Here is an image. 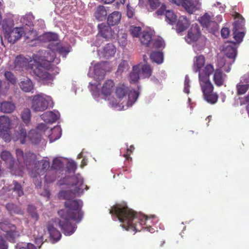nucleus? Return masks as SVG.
<instances>
[{"label":"nucleus","instance_id":"obj_1","mask_svg":"<svg viewBox=\"0 0 249 249\" xmlns=\"http://www.w3.org/2000/svg\"><path fill=\"white\" fill-rule=\"evenodd\" d=\"M53 176H58L57 184L59 186L65 185L64 188L67 190L62 191L59 193L66 200L64 203L65 208L58 212V215L62 220L58 222L59 227L65 235L69 236L73 233L77 228L75 225H72L70 220L76 223L81 221L83 218L84 212L82 210L83 202L80 200L73 199V197L79 196L83 193L84 190H87L89 187L84 184L83 179L80 174L75 172H65L64 175L61 172H53Z\"/></svg>","mask_w":249,"mask_h":249},{"label":"nucleus","instance_id":"obj_2","mask_svg":"<svg viewBox=\"0 0 249 249\" xmlns=\"http://www.w3.org/2000/svg\"><path fill=\"white\" fill-rule=\"evenodd\" d=\"M109 213L115 215L122 223L123 228L126 231H140L143 229L152 233L154 229L150 225L151 219L147 216L137 213L129 209L125 202L116 204L109 209Z\"/></svg>","mask_w":249,"mask_h":249},{"label":"nucleus","instance_id":"obj_3","mask_svg":"<svg viewBox=\"0 0 249 249\" xmlns=\"http://www.w3.org/2000/svg\"><path fill=\"white\" fill-rule=\"evenodd\" d=\"M205 63V58L202 55L195 56L194 58L193 70L198 72L199 84L203 92L204 99L208 103L214 104L218 100V95L213 92V87L210 81V75L214 71L213 66L207 64L203 69Z\"/></svg>","mask_w":249,"mask_h":249},{"label":"nucleus","instance_id":"obj_4","mask_svg":"<svg viewBox=\"0 0 249 249\" xmlns=\"http://www.w3.org/2000/svg\"><path fill=\"white\" fill-rule=\"evenodd\" d=\"M50 49L48 51H41L33 55L34 63L31 64V73L43 80H52L54 75L50 73V63L55 64L59 62V59L56 58L55 52L49 45Z\"/></svg>","mask_w":249,"mask_h":249},{"label":"nucleus","instance_id":"obj_5","mask_svg":"<svg viewBox=\"0 0 249 249\" xmlns=\"http://www.w3.org/2000/svg\"><path fill=\"white\" fill-rule=\"evenodd\" d=\"M115 95L119 100L127 97L126 107H131L136 102L139 96V92L135 90H132L130 88L124 84H118L115 89ZM121 107L122 104H120L118 100H117Z\"/></svg>","mask_w":249,"mask_h":249},{"label":"nucleus","instance_id":"obj_6","mask_svg":"<svg viewBox=\"0 0 249 249\" xmlns=\"http://www.w3.org/2000/svg\"><path fill=\"white\" fill-rule=\"evenodd\" d=\"M53 105L51 96L40 93L33 96L32 101V108L36 112L43 111Z\"/></svg>","mask_w":249,"mask_h":249},{"label":"nucleus","instance_id":"obj_7","mask_svg":"<svg viewBox=\"0 0 249 249\" xmlns=\"http://www.w3.org/2000/svg\"><path fill=\"white\" fill-rule=\"evenodd\" d=\"M114 86L115 84L112 80L108 79L106 80L101 88V93L106 97H108V100L112 107L118 110L125 109L126 108H125L124 106L121 107L117 99H114L113 97H110L114 89Z\"/></svg>","mask_w":249,"mask_h":249},{"label":"nucleus","instance_id":"obj_8","mask_svg":"<svg viewBox=\"0 0 249 249\" xmlns=\"http://www.w3.org/2000/svg\"><path fill=\"white\" fill-rule=\"evenodd\" d=\"M17 160L21 166H25L27 169H29L35 163L36 156L31 152L23 153V151L19 149L16 150Z\"/></svg>","mask_w":249,"mask_h":249},{"label":"nucleus","instance_id":"obj_9","mask_svg":"<svg viewBox=\"0 0 249 249\" xmlns=\"http://www.w3.org/2000/svg\"><path fill=\"white\" fill-rule=\"evenodd\" d=\"M107 71V65L105 62L97 63L93 68H90L89 75L97 80L104 78Z\"/></svg>","mask_w":249,"mask_h":249},{"label":"nucleus","instance_id":"obj_10","mask_svg":"<svg viewBox=\"0 0 249 249\" xmlns=\"http://www.w3.org/2000/svg\"><path fill=\"white\" fill-rule=\"evenodd\" d=\"M35 64L34 63V60L30 61L28 59L24 57V56L19 55L15 58L14 61V68L16 70H22L24 69L28 70L30 69L31 70V64Z\"/></svg>","mask_w":249,"mask_h":249},{"label":"nucleus","instance_id":"obj_11","mask_svg":"<svg viewBox=\"0 0 249 249\" xmlns=\"http://www.w3.org/2000/svg\"><path fill=\"white\" fill-rule=\"evenodd\" d=\"M25 30L22 27H16L4 33L5 38L11 43H15L24 33Z\"/></svg>","mask_w":249,"mask_h":249},{"label":"nucleus","instance_id":"obj_12","mask_svg":"<svg viewBox=\"0 0 249 249\" xmlns=\"http://www.w3.org/2000/svg\"><path fill=\"white\" fill-rule=\"evenodd\" d=\"M244 22V19L241 18L236 20L233 24V38L238 43L242 42L245 35L244 32L239 31L242 29Z\"/></svg>","mask_w":249,"mask_h":249},{"label":"nucleus","instance_id":"obj_13","mask_svg":"<svg viewBox=\"0 0 249 249\" xmlns=\"http://www.w3.org/2000/svg\"><path fill=\"white\" fill-rule=\"evenodd\" d=\"M98 35L107 40L114 38L115 35L108 24L102 23L98 25Z\"/></svg>","mask_w":249,"mask_h":249},{"label":"nucleus","instance_id":"obj_14","mask_svg":"<svg viewBox=\"0 0 249 249\" xmlns=\"http://www.w3.org/2000/svg\"><path fill=\"white\" fill-rule=\"evenodd\" d=\"M199 21L203 27L207 28L211 32H214L218 29V24L215 21H213L211 16L207 13L201 17L199 19Z\"/></svg>","mask_w":249,"mask_h":249},{"label":"nucleus","instance_id":"obj_15","mask_svg":"<svg viewBox=\"0 0 249 249\" xmlns=\"http://www.w3.org/2000/svg\"><path fill=\"white\" fill-rule=\"evenodd\" d=\"M223 52L226 56L231 59L229 63L231 64L233 63L237 54V47L235 43H226L224 46Z\"/></svg>","mask_w":249,"mask_h":249},{"label":"nucleus","instance_id":"obj_16","mask_svg":"<svg viewBox=\"0 0 249 249\" xmlns=\"http://www.w3.org/2000/svg\"><path fill=\"white\" fill-rule=\"evenodd\" d=\"M201 37L200 31L197 24H193L185 39L188 43L196 41Z\"/></svg>","mask_w":249,"mask_h":249},{"label":"nucleus","instance_id":"obj_17","mask_svg":"<svg viewBox=\"0 0 249 249\" xmlns=\"http://www.w3.org/2000/svg\"><path fill=\"white\" fill-rule=\"evenodd\" d=\"M201 5L200 0H184L182 7L189 14H193Z\"/></svg>","mask_w":249,"mask_h":249},{"label":"nucleus","instance_id":"obj_18","mask_svg":"<svg viewBox=\"0 0 249 249\" xmlns=\"http://www.w3.org/2000/svg\"><path fill=\"white\" fill-rule=\"evenodd\" d=\"M116 53V48L111 43L107 44L102 50L99 51V55L106 58H109L115 54Z\"/></svg>","mask_w":249,"mask_h":249},{"label":"nucleus","instance_id":"obj_19","mask_svg":"<svg viewBox=\"0 0 249 249\" xmlns=\"http://www.w3.org/2000/svg\"><path fill=\"white\" fill-rule=\"evenodd\" d=\"M135 67H137V71L142 78H148L151 76L152 69L150 66L147 64H142L140 63L135 66Z\"/></svg>","mask_w":249,"mask_h":249},{"label":"nucleus","instance_id":"obj_20","mask_svg":"<svg viewBox=\"0 0 249 249\" xmlns=\"http://www.w3.org/2000/svg\"><path fill=\"white\" fill-rule=\"evenodd\" d=\"M41 118L46 123H53L59 117L58 112L47 111L40 116Z\"/></svg>","mask_w":249,"mask_h":249},{"label":"nucleus","instance_id":"obj_21","mask_svg":"<svg viewBox=\"0 0 249 249\" xmlns=\"http://www.w3.org/2000/svg\"><path fill=\"white\" fill-rule=\"evenodd\" d=\"M190 24V21L184 16L179 17L176 26L178 33H181L186 30Z\"/></svg>","mask_w":249,"mask_h":249},{"label":"nucleus","instance_id":"obj_22","mask_svg":"<svg viewBox=\"0 0 249 249\" xmlns=\"http://www.w3.org/2000/svg\"><path fill=\"white\" fill-rule=\"evenodd\" d=\"M20 89L25 92H31L33 89L34 85L31 80L27 78H24L19 84Z\"/></svg>","mask_w":249,"mask_h":249},{"label":"nucleus","instance_id":"obj_23","mask_svg":"<svg viewBox=\"0 0 249 249\" xmlns=\"http://www.w3.org/2000/svg\"><path fill=\"white\" fill-rule=\"evenodd\" d=\"M226 74L222 73V71L218 69H216L213 75V81L216 85L218 86H222L225 80Z\"/></svg>","mask_w":249,"mask_h":249},{"label":"nucleus","instance_id":"obj_24","mask_svg":"<svg viewBox=\"0 0 249 249\" xmlns=\"http://www.w3.org/2000/svg\"><path fill=\"white\" fill-rule=\"evenodd\" d=\"M121 18V14L119 12H113L107 18V24L111 26L115 25L119 23Z\"/></svg>","mask_w":249,"mask_h":249},{"label":"nucleus","instance_id":"obj_25","mask_svg":"<svg viewBox=\"0 0 249 249\" xmlns=\"http://www.w3.org/2000/svg\"><path fill=\"white\" fill-rule=\"evenodd\" d=\"M10 120L6 116H0V132H6L10 126Z\"/></svg>","mask_w":249,"mask_h":249},{"label":"nucleus","instance_id":"obj_26","mask_svg":"<svg viewBox=\"0 0 249 249\" xmlns=\"http://www.w3.org/2000/svg\"><path fill=\"white\" fill-rule=\"evenodd\" d=\"M15 109V105L11 102L4 101L0 104V110L4 113H11Z\"/></svg>","mask_w":249,"mask_h":249},{"label":"nucleus","instance_id":"obj_27","mask_svg":"<svg viewBox=\"0 0 249 249\" xmlns=\"http://www.w3.org/2000/svg\"><path fill=\"white\" fill-rule=\"evenodd\" d=\"M66 159L62 157L55 158L53 161L51 168L53 170H60L65 163Z\"/></svg>","mask_w":249,"mask_h":249},{"label":"nucleus","instance_id":"obj_28","mask_svg":"<svg viewBox=\"0 0 249 249\" xmlns=\"http://www.w3.org/2000/svg\"><path fill=\"white\" fill-rule=\"evenodd\" d=\"M47 229L52 238L56 241L60 240L61 237V234L60 231L56 230L53 225L48 224L47 225Z\"/></svg>","mask_w":249,"mask_h":249},{"label":"nucleus","instance_id":"obj_29","mask_svg":"<svg viewBox=\"0 0 249 249\" xmlns=\"http://www.w3.org/2000/svg\"><path fill=\"white\" fill-rule=\"evenodd\" d=\"M34 17L31 13L26 14L20 18V22L26 26L30 27V29L31 27L34 26L33 20Z\"/></svg>","mask_w":249,"mask_h":249},{"label":"nucleus","instance_id":"obj_30","mask_svg":"<svg viewBox=\"0 0 249 249\" xmlns=\"http://www.w3.org/2000/svg\"><path fill=\"white\" fill-rule=\"evenodd\" d=\"M1 159L8 164V167L11 169L13 166L14 160L11 153L7 151H2L1 154Z\"/></svg>","mask_w":249,"mask_h":249},{"label":"nucleus","instance_id":"obj_31","mask_svg":"<svg viewBox=\"0 0 249 249\" xmlns=\"http://www.w3.org/2000/svg\"><path fill=\"white\" fill-rule=\"evenodd\" d=\"M6 208L11 214H22L23 213L20 208L12 203H7L6 205Z\"/></svg>","mask_w":249,"mask_h":249},{"label":"nucleus","instance_id":"obj_32","mask_svg":"<svg viewBox=\"0 0 249 249\" xmlns=\"http://www.w3.org/2000/svg\"><path fill=\"white\" fill-rule=\"evenodd\" d=\"M41 134L36 130H32L29 133L28 138L35 144L38 143L41 139Z\"/></svg>","mask_w":249,"mask_h":249},{"label":"nucleus","instance_id":"obj_33","mask_svg":"<svg viewBox=\"0 0 249 249\" xmlns=\"http://www.w3.org/2000/svg\"><path fill=\"white\" fill-rule=\"evenodd\" d=\"M107 15V12L104 6H99L97 8L95 13V17L96 18L99 20H102Z\"/></svg>","mask_w":249,"mask_h":249},{"label":"nucleus","instance_id":"obj_34","mask_svg":"<svg viewBox=\"0 0 249 249\" xmlns=\"http://www.w3.org/2000/svg\"><path fill=\"white\" fill-rule=\"evenodd\" d=\"M19 236V233L18 231L15 230V229L9 230L6 234L7 239L11 242L14 243L15 239Z\"/></svg>","mask_w":249,"mask_h":249},{"label":"nucleus","instance_id":"obj_35","mask_svg":"<svg viewBox=\"0 0 249 249\" xmlns=\"http://www.w3.org/2000/svg\"><path fill=\"white\" fill-rule=\"evenodd\" d=\"M2 27L4 31V33H6L12 29L13 26V21L10 18H5L2 21H1Z\"/></svg>","mask_w":249,"mask_h":249},{"label":"nucleus","instance_id":"obj_36","mask_svg":"<svg viewBox=\"0 0 249 249\" xmlns=\"http://www.w3.org/2000/svg\"><path fill=\"white\" fill-rule=\"evenodd\" d=\"M141 78L139 74L138 71H137V67L134 66L133 68V71L130 73L129 79L131 83H135L137 82L139 78Z\"/></svg>","mask_w":249,"mask_h":249},{"label":"nucleus","instance_id":"obj_37","mask_svg":"<svg viewBox=\"0 0 249 249\" xmlns=\"http://www.w3.org/2000/svg\"><path fill=\"white\" fill-rule=\"evenodd\" d=\"M150 58L153 62L161 64L163 62V54L160 52H153L150 55Z\"/></svg>","mask_w":249,"mask_h":249},{"label":"nucleus","instance_id":"obj_38","mask_svg":"<svg viewBox=\"0 0 249 249\" xmlns=\"http://www.w3.org/2000/svg\"><path fill=\"white\" fill-rule=\"evenodd\" d=\"M165 15L166 21L170 24H173L177 19V16L172 10H166Z\"/></svg>","mask_w":249,"mask_h":249},{"label":"nucleus","instance_id":"obj_39","mask_svg":"<svg viewBox=\"0 0 249 249\" xmlns=\"http://www.w3.org/2000/svg\"><path fill=\"white\" fill-rule=\"evenodd\" d=\"M52 134L49 136L51 142H53L55 140L58 139L61 136V130L59 127H54L51 130Z\"/></svg>","mask_w":249,"mask_h":249},{"label":"nucleus","instance_id":"obj_40","mask_svg":"<svg viewBox=\"0 0 249 249\" xmlns=\"http://www.w3.org/2000/svg\"><path fill=\"white\" fill-rule=\"evenodd\" d=\"M152 39V34L148 32H143L140 38L141 42L144 45H147Z\"/></svg>","mask_w":249,"mask_h":249},{"label":"nucleus","instance_id":"obj_41","mask_svg":"<svg viewBox=\"0 0 249 249\" xmlns=\"http://www.w3.org/2000/svg\"><path fill=\"white\" fill-rule=\"evenodd\" d=\"M21 117L23 122L25 124H29L31 119V111L30 109L25 108L21 112Z\"/></svg>","mask_w":249,"mask_h":249},{"label":"nucleus","instance_id":"obj_42","mask_svg":"<svg viewBox=\"0 0 249 249\" xmlns=\"http://www.w3.org/2000/svg\"><path fill=\"white\" fill-rule=\"evenodd\" d=\"M27 211L35 222H36L39 219V215L36 212V208L32 205H29Z\"/></svg>","mask_w":249,"mask_h":249},{"label":"nucleus","instance_id":"obj_43","mask_svg":"<svg viewBox=\"0 0 249 249\" xmlns=\"http://www.w3.org/2000/svg\"><path fill=\"white\" fill-rule=\"evenodd\" d=\"M16 229L15 225L10 223L7 221L0 222V229L7 232L9 230Z\"/></svg>","mask_w":249,"mask_h":249},{"label":"nucleus","instance_id":"obj_44","mask_svg":"<svg viewBox=\"0 0 249 249\" xmlns=\"http://www.w3.org/2000/svg\"><path fill=\"white\" fill-rule=\"evenodd\" d=\"M129 68L128 62L126 61H122L118 66L117 73L121 75L124 71H126Z\"/></svg>","mask_w":249,"mask_h":249},{"label":"nucleus","instance_id":"obj_45","mask_svg":"<svg viewBox=\"0 0 249 249\" xmlns=\"http://www.w3.org/2000/svg\"><path fill=\"white\" fill-rule=\"evenodd\" d=\"M65 163H67L66 166L68 171H75L76 170L77 165L73 160L66 159Z\"/></svg>","mask_w":249,"mask_h":249},{"label":"nucleus","instance_id":"obj_46","mask_svg":"<svg viewBox=\"0 0 249 249\" xmlns=\"http://www.w3.org/2000/svg\"><path fill=\"white\" fill-rule=\"evenodd\" d=\"M142 29L140 27L131 26L130 27L129 31L131 35L133 37H139L141 33Z\"/></svg>","mask_w":249,"mask_h":249},{"label":"nucleus","instance_id":"obj_47","mask_svg":"<svg viewBox=\"0 0 249 249\" xmlns=\"http://www.w3.org/2000/svg\"><path fill=\"white\" fill-rule=\"evenodd\" d=\"M13 184L14 185L13 190L17 193L18 196H23L24 193L21 184L16 180L13 181Z\"/></svg>","mask_w":249,"mask_h":249},{"label":"nucleus","instance_id":"obj_48","mask_svg":"<svg viewBox=\"0 0 249 249\" xmlns=\"http://www.w3.org/2000/svg\"><path fill=\"white\" fill-rule=\"evenodd\" d=\"M43 37L46 41H52L56 40L58 38V36L56 34L48 33L44 35Z\"/></svg>","mask_w":249,"mask_h":249},{"label":"nucleus","instance_id":"obj_49","mask_svg":"<svg viewBox=\"0 0 249 249\" xmlns=\"http://www.w3.org/2000/svg\"><path fill=\"white\" fill-rule=\"evenodd\" d=\"M30 176L32 177H33L35 178L34 179V182L35 184L36 187L37 188L40 187L41 186L42 182L41 181L40 178L38 179L37 176H39L38 172H30Z\"/></svg>","mask_w":249,"mask_h":249},{"label":"nucleus","instance_id":"obj_50","mask_svg":"<svg viewBox=\"0 0 249 249\" xmlns=\"http://www.w3.org/2000/svg\"><path fill=\"white\" fill-rule=\"evenodd\" d=\"M237 93L239 95H242L246 93L249 89L248 85L237 84L236 86Z\"/></svg>","mask_w":249,"mask_h":249},{"label":"nucleus","instance_id":"obj_51","mask_svg":"<svg viewBox=\"0 0 249 249\" xmlns=\"http://www.w3.org/2000/svg\"><path fill=\"white\" fill-rule=\"evenodd\" d=\"M165 43L163 39L158 37L154 40V46L157 48H161L164 47Z\"/></svg>","mask_w":249,"mask_h":249},{"label":"nucleus","instance_id":"obj_52","mask_svg":"<svg viewBox=\"0 0 249 249\" xmlns=\"http://www.w3.org/2000/svg\"><path fill=\"white\" fill-rule=\"evenodd\" d=\"M6 79L13 84L16 82V80L13 74L10 71H6L4 74Z\"/></svg>","mask_w":249,"mask_h":249},{"label":"nucleus","instance_id":"obj_53","mask_svg":"<svg viewBox=\"0 0 249 249\" xmlns=\"http://www.w3.org/2000/svg\"><path fill=\"white\" fill-rule=\"evenodd\" d=\"M190 80L189 79V77L188 75H186L185 76V80H184V92L188 94L189 91V87H190Z\"/></svg>","mask_w":249,"mask_h":249},{"label":"nucleus","instance_id":"obj_54","mask_svg":"<svg viewBox=\"0 0 249 249\" xmlns=\"http://www.w3.org/2000/svg\"><path fill=\"white\" fill-rule=\"evenodd\" d=\"M19 139H20V143L22 144H24L25 143V139L26 137V131L24 129H21L19 132Z\"/></svg>","mask_w":249,"mask_h":249},{"label":"nucleus","instance_id":"obj_55","mask_svg":"<svg viewBox=\"0 0 249 249\" xmlns=\"http://www.w3.org/2000/svg\"><path fill=\"white\" fill-rule=\"evenodd\" d=\"M118 43L121 46H125L127 43L126 35H123L121 36L120 35L118 36Z\"/></svg>","mask_w":249,"mask_h":249},{"label":"nucleus","instance_id":"obj_56","mask_svg":"<svg viewBox=\"0 0 249 249\" xmlns=\"http://www.w3.org/2000/svg\"><path fill=\"white\" fill-rule=\"evenodd\" d=\"M45 26L44 21L43 20L40 19L36 21L35 23H34V26L35 27V29H39L40 28H43Z\"/></svg>","mask_w":249,"mask_h":249},{"label":"nucleus","instance_id":"obj_57","mask_svg":"<svg viewBox=\"0 0 249 249\" xmlns=\"http://www.w3.org/2000/svg\"><path fill=\"white\" fill-rule=\"evenodd\" d=\"M39 164L42 166V170H47L50 167V162L46 160H42L39 161Z\"/></svg>","mask_w":249,"mask_h":249},{"label":"nucleus","instance_id":"obj_58","mask_svg":"<svg viewBox=\"0 0 249 249\" xmlns=\"http://www.w3.org/2000/svg\"><path fill=\"white\" fill-rule=\"evenodd\" d=\"M47 129L46 125L44 124H40L38 125L36 130L42 135Z\"/></svg>","mask_w":249,"mask_h":249},{"label":"nucleus","instance_id":"obj_59","mask_svg":"<svg viewBox=\"0 0 249 249\" xmlns=\"http://www.w3.org/2000/svg\"><path fill=\"white\" fill-rule=\"evenodd\" d=\"M7 244L3 237L0 235V249H7Z\"/></svg>","mask_w":249,"mask_h":249},{"label":"nucleus","instance_id":"obj_60","mask_svg":"<svg viewBox=\"0 0 249 249\" xmlns=\"http://www.w3.org/2000/svg\"><path fill=\"white\" fill-rule=\"evenodd\" d=\"M151 7L155 9L160 5L159 0H149Z\"/></svg>","mask_w":249,"mask_h":249},{"label":"nucleus","instance_id":"obj_61","mask_svg":"<svg viewBox=\"0 0 249 249\" xmlns=\"http://www.w3.org/2000/svg\"><path fill=\"white\" fill-rule=\"evenodd\" d=\"M230 34V30L228 28H223L221 29V36L224 38L228 37Z\"/></svg>","mask_w":249,"mask_h":249},{"label":"nucleus","instance_id":"obj_62","mask_svg":"<svg viewBox=\"0 0 249 249\" xmlns=\"http://www.w3.org/2000/svg\"><path fill=\"white\" fill-rule=\"evenodd\" d=\"M134 14V9L130 7L129 5L127 6V15L129 18L133 17Z\"/></svg>","mask_w":249,"mask_h":249},{"label":"nucleus","instance_id":"obj_63","mask_svg":"<svg viewBox=\"0 0 249 249\" xmlns=\"http://www.w3.org/2000/svg\"><path fill=\"white\" fill-rule=\"evenodd\" d=\"M166 11V6L164 5H162L160 9H159L156 12V14L158 15H162L164 14V12Z\"/></svg>","mask_w":249,"mask_h":249},{"label":"nucleus","instance_id":"obj_64","mask_svg":"<svg viewBox=\"0 0 249 249\" xmlns=\"http://www.w3.org/2000/svg\"><path fill=\"white\" fill-rule=\"evenodd\" d=\"M19 249H37L36 247L32 244L28 243L26 247H21Z\"/></svg>","mask_w":249,"mask_h":249}]
</instances>
